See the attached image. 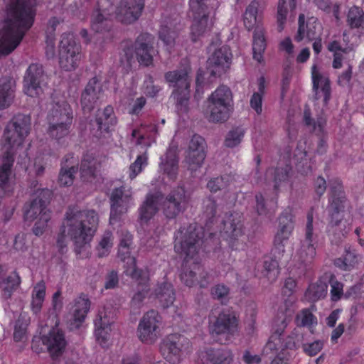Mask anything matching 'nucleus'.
<instances>
[{
	"instance_id": "26",
	"label": "nucleus",
	"mask_w": 364,
	"mask_h": 364,
	"mask_svg": "<svg viewBox=\"0 0 364 364\" xmlns=\"http://www.w3.org/2000/svg\"><path fill=\"white\" fill-rule=\"evenodd\" d=\"M130 249L131 247H129L119 246L118 257L126 263L124 272L134 279L141 278L146 282L147 280V274L136 267L135 257L130 256Z\"/></svg>"
},
{
	"instance_id": "43",
	"label": "nucleus",
	"mask_w": 364,
	"mask_h": 364,
	"mask_svg": "<svg viewBox=\"0 0 364 364\" xmlns=\"http://www.w3.org/2000/svg\"><path fill=\"white\" fill-rule=\"evenodd\" d=\"M328 286L326 282L319 279L315 283L309 285L306 291L305 296L306 299L311 301H316L326 296L327 294Z\"/></svg>"
},
{
	"instance_id": "38",
	"label": "nucleus",
	"mask_w": 364,
	"mask_h": 364,
	"mask_svg": "<svg viewBox=\"0 0 364 364\" xmlns=\"http://www.w3.org/2000/svg\"><path fill=\"white\" fill-rule=\"evenodd\" d=\"M279 220V230L274 238V243L278 245L282 244L284 240L288 239L294 228L291 216L287 213L282 214Z\"/></svg>"
},
{
	"instance_id": "47",
	"label": "nucleus",
	"mask_w": 364,
	"mask_h": 364,
	"mask_svg": "<svg viewBox=\"0 0 364 364\" xmlns=\"http://www.w3.org/2000/svg\"><path fill=\"white\" fill-rule=\"evenodd\" d=\"M114 237L111 231H105L102 235L99 241L98 245L96 247L97 255L102 258L107 257L111 251L113 246Z\"/></svg>"
},
{
	"instance_id": "29",
	"label": "nucleus",
	"mask_w": 364,
	"mask_h": 364,
	"mask_svg": "<svg viewBox=\"0 0 364 364\" xmlns=\"http://www.w3.org/2000/svg\"><path fill=\"white\" fill-rule=\"evenodd\" d=\"M100 166V162L92 154H85L80 167L81 179L83 181L92 182L97 177Z\"/></svg>"
},
{
	"instance_id": "3",
	"label": "nucleus",
	"mask_w": 364,
	"mask_h": 364,
	"mask_svg": "<svg viewBox=\"0 0 364 364\" xmlns=\"http://www.w3.org/2000/svg\"><path fill=\"white\" fill-rule=\"evenodd\" d=\"M31 129L29 115L18 114L8 122L4 132L3 154L15 156Z\"/></svg>"
},
{
	"instance_id": "32",
	"label": "nucleus",
	"mask_w": 364,
	"mask_h": 364,
	"mask_svg": "<svg viewBox=\"0 0 364 364\" xmlns=\"http://www.w3.org/2000/svg\"><path fill=\"white\" fill-rule=\"evenodd\" d=\"M200 275L203 279L198 282L200 287L204 288L207 287L208 282L206 281L205 277L208 276V273L204 272L201 267L194 264L193 267H187L186 264L183 265L182 272L181 274V281L188 287H192L196 282V272H200Z\"/></svg>"
},
{
	"instance_id": "30",
	"label": "nucleus",
	"mask_w": 364,
	"mask_h": 364,
	"mask_svg": "<svg viewBox=\"0 0 364 364\" xmlns=\"http://www.w3.org/2000/svg\"><path fill=\"white\" fill-rule=\"evenodd\" d=\"M178 337L171 336L166 338L161 345V351L166 360L175 364L180 361L181 347L178 344Z\"/></svg>"
},
{
	"instance_id": "36",
	"label": "nucleus",
	"mask_w": 364,
	"mask_h": 364,
	"mask_svg": "<svg viewBox=\"0 0 364 364\" xmlns=\"http://www.w3.org/2000/svg\"><path fill=\"white\" fill-rule=\"evenodd\" d=\"M155 294L163 308L169 307L176 299L173 285L167 282L159 284L155 290Z\"/></svg>"
},
{
	"instance_id": "57",
	"label": "nucleus",
	"mask_w": 364,
	"mask_h": 364,
	"mask_svg": "<svg viewBox=\"0 0 364 364\" xmlns=\"http://www.w3.org/2000/svg\"><path fill=\"white\" fill-rule=\"evenodd\" d=\"M324 278L327 279L331 284V299L333 301H338L343 294V284L338 282L335 275L331 272L326 273Z\"/></svg>"
},
{
	"instance_id": "58",
	"label": "nucleus",
	"mask_w": 364,
	"mask_h": 364,
	"mask_svg": "<svg viewBox=\"0 0 364 364\" xmlns=\"http://www.w3.org/2000/svg\"><path fill=\"white\" fill-rule=\"evenodd\" d=\"M281 347H282V352L279 353L277 356V358H275L272 360L271 364H278L279 360H288V358H286L285 351L287 350H294V348L296 346V338L292 335H289L287 336L283 341H281Z\"/></svg>"
},
{
	"instance_id": "14",
	"label": "nucleus",
	"mask_w": 364,
	"mask_h": 364,
	"mask_svg": "<svg viewBox=\"0 0 364 364\" xmlns=\"http://www.w3.org/2000/svg\"><path fill=\"white\" fill-rule=\"evenodd\" d=\"M52 192L48 188L38 190L31 202L24 206V217L26 220L33 221L41 218L43 213L50 214L47 209Z\"/></svg>"
},
{
	"instance_id": "16",
	"label": "nucleus",
	"mask_w": 364,
	"mask_h": 364,
	"mask_svg": "<svg viewBox=\"0 0 364 364\" xmlns=\"http://www.w3.org/2000/svg\"><path fill=\"white\" fill-rule=\"evenodd\" d=\"M44 80L43 66L38 63L31 64L26 70L23 83L25 93L32 97L42 92L41 83Z\"/></svg>"
},
{
	"instance_id": "39",
	"label": "nucleus",
	"mask_w": 364,
	"mask_h": 364,
	"mask_svg": "<svg viewBox=\"0 0 364 364\" xmlns=\"http://www.w3.org/2000/svg\"><path fill=\"white\" fill-rule=\"evenodd\" d=\"M266 48L264 29L257 26L253 36V58L257 62L261 63L263 59V53Z\"/></svg>"
},
{
	"instance_id": "24",
	"label": "nucleus",
	"mask_w": 364,
	"mask_h": 364,
	"mask_svg": "<svg viewBox=\"0 0 364 364\" xmlns=\"http://www.w3.org/2000/svg\"><path fill=\"white\" fill-rule=\"evenodd\" d=\"M330 209L331 220L328 224V231L337 235L338 239H341V236H344L349 230V228L346 229V222L343 221L341 212L343 205L342 203H338L334 200L331 204Z\"/></svg>"
},
{
	"instance_id": "46",
	"label": "nucleus",
	"mask_w": 364,
	"mask_h": 364,
	"mask_svg": "<svg viewBox=\"0 0 364 364\" xmlns=\"http://www.w3.org/2000/svg\"><path fill=\"white\" fill-rule=\"evenodd\" d=\"M95 122L98 129L108 132L110 127L117 123L114 116L113 108L110 106L106 107L103 110L102 114L97 117Z\"/></svg>"
},
{
	"instance_id": "61",
	"label": "nucleus",
	"mask_w": 364,
	"mask_h": 364,
	"mask_svg": "<svg viewBox=\"0 0 364 364\" xmlns=\"http://www.w3.org/2000/svg\"><path fill=\"white\" fill-rule=\"evenodd\" d=\"M264 271L269 279L274 280L279 273V264L276 259L268 258L264 261Z\"/></svg>"
},
{
	"instance_id": "34",
	"label": "nucleus",
	"mask_w": 364,
	"mask_h": 364,
	"mask_svg": "<svg viewBox=\"0 0 364 364\" xmlns=\"http://www.w3.org/2000/svg\"><path fill=\"white\" fill-rule=\"evenodd\" d=\"M15 82L9 77L0 80V109L9 107L14 101Z\"/></svg>"
},
{
	"instance_id": "45",
	"label": "nucleus",
	"mask_w": 364,
	"mask_h": 364,
	"mask_svg": "<svg viewBox=\"0 0 364 364\" xmlns=\"http://www.w3.org/2000/svg\"><path fill=\"white\" fill-rule=\"evenodd\" d=\"M287 326L285 324V320L282 321V327L274 330L272 335L269 337L267 343H266L264 351L267 353H277L279 349L282 350V335L283 333L284 328Z\"/></svg>"
},
{
	"instance_id": "40",
	"label": "nucleus",
	"mask_w": 364,
	"mask_h": 364,
	"mask_svg": "<svg viewBox=\"0 0 364 364\" xmlns=\"http://www.w3.org/2000/svg\"><path fill=\"white\" fill-rule=\"evenodd\" d=\"M46 284L43 280L38 282L33 287L31 308L35 314H38L41 311L46 296Z\"/></svg>"
},
{
	"instance_id": "54",
	"label": "nucleus",
	"mask_w": 364,
	"mask_h": 364,
	"mask_svg": "<svg viewBox=\"0 0 364 364\" xmlns=\"http://www.w3.org/2000/svg\"><path fill=\"white\" fill-rule=\"evenodd\" d=\"M294 64L289 58L284 63V70L282 74V99L284 98V94L289 90L291 80L294 75Z\"/></svg>"
},
{
	"instance_id": "20",
	"label": "nucleus",
	"mask_w": 364,
	"mask_h": 364,
	"mask_svg": "<svg viewBox=\"0 0 364 364\" xmlns=\"http://www.w3.org/2000/svg\"><path fill=\"white\" fill-rule=\"evenodd\" d=\"M231 53L228 47L216 50L208 59L206 68L211 76H220L229 68Z\"/></svg>"
},
{
	"instance_id": "28",
	"label": "nucleus",
	"mask_w": 364,
	"mask_h": 364,
	"mask_svg": "<svg viewBox=\"0 0 364 364\" xmlns=\"http://www.w3.org/2000/svg\"><path fill=\"white\" fill-rule=\"evenodd\" d=\"M160 168L171 180H176L178 171V156L176 148H169L161 157Z\"/></svg>"
},
{
	"instance_id": "42",
	"label": "nucleus",
	"mask_w": 364,
	"mask_h": 364,
	"mask_svg": "<svg viewBox=\"0 0 364 364\" xmlns=\"http://www.w3.org/2000/svg\"><path fill=\"white\" fill-rule=\"evenodd\" d=\"M68 162V159H65V161H63L61 164V168L58 176L60 186H70L73 183L77 167L75 165L70 166L67 164Z\"/></svg>"
},
{
	"instance_id": "53",
	"label": "nucleus",
	"mask_w": 364,
	"mask_h": 364,
	"mask_svg": "<svg viewBox=\"0 0 364 364\" xmlns=\"http://www.w3.org/2000/svg\"><path fill=\"white\" fill-rule=\"evenodd\" d=\"M48 133L50 137L58 141L67 136L70 132V126H66L63 124L48 122Z\"/></svg>"
},
{
	"instance_id": "50",
	"label": "nucleus",
	"mask_w": 364,
	"mask_h": 364,
	"mask_svg": "<svg viewBox=\"0 0 364 364\" xmlns=\"http://www.w3.org/2000/svg\"><path fill=\"white\" fill-rule=\"evenodd\" d=\"M245 133V130L242 127L232 128L228 132L225 136L224 141L225 146L229 148H233L239 145L244 137Z\"/></svg>"
},
{
	"instance_id": "37",
	"label": "nucleus",
	"mask_w": 364,
	"mask_h": 364,
	"mask_svg": "<svg viewBox=\"0 0 364 364\" xmlns=\"http://www.w3.org/2000/svg\"><path fill=\"white\" fill-rule=\"evenodd\" d=\"M90 301L86 295L82 294L75 300L73 319L78 326L85 318L90 310Z\"/></svg>"
},
{
	"instance_id": "59",
	"label": "nucleus",
	"mask_w": 364,
	"mask_h": 364,
	"mask_svg": "<svg viewBox=\"0 0 364 364\" xmlns=\"http://www.w3.org/2000/svg\"><path fill=\"white\" fill-rule=\"evenodd\" d=\"M232 181V177L228 175L216 177L208 181L207 187L210 191L217 192L227 188Z\"/></svg>"
},
{
	"instance_id": "23",
	"label": "nucleus",
	"mask_w": 364,
	"mask_h": 364,
	"mask_svg": "<svg viewBox=\"0 0 364 364\" xmlns=\"http://www.w3.org/2000/svg\"><path fill=\"white\" fill-rule=\"evenodd\" d=\"M102 87L96 77L92 78L81 95V105L85 112H90L100 99Z\"/></svg>"
},
{
	"instance_id": "21",
	"label": "nucleus",
	"mask_w": 364,
	"mask_h": 364,
	"mask_svg": "<svg viewBox=\"0 0 364 364\" xmlns=\"http://www.w3.org/2000/svg\"><path fill=\"white\" fill-rule=\"evenodd\" d=\"M42 341L53 358L60 356L67 346L64 333L57 327L53 328L47 335L43 336Z\"/></svg>"
},
{
	"instance_id": "12",
	"label": "nucleus",
	"mask_w": 364,
	"mask_h": 364,
	"mask_svg": "<svg viewBox=\"0 0 364 364\" xmlns=\"http://www.w3.org/2000/svg\"><path fill=\"white\" fill-rule=\"evenodd\" d=\"M307 222L306 225V237L307 240V252L306 258L303 259L304 250L299 254V258L297 262V274L299 277H310L312 274V261L316 254L315 248L311 244L313 236V218L314 208L307 213Z\"/></svg>"
},
{
	"instance_id": "7",
	"label": "nucleus",
	"mask_w": 364,
	"mask_h": 364,
	"mask_svg": "<svg viewBox=\"0 0 364 364\" xmlns=\"http://www.w3.org/2000/svg\"><path fill=\"white\" fill-rule=\"evenodd\" d=\"M59 64L65 71H71L78 66L81 56V46L70 33H63L58 48Z\"/></svg>"
},
{
	"instance_id": "10",
	"label": "nucleus",
	"mask_w": 364,
	"mask_h": 364,
	"mask_svg": "<svg viewBox=\"0 0 364 364\" xmlns=\"http://www.w3.org/2000/svg\"><path fill=\"white\" fill-rule=\"evenodd\" d=\"M239 329V318L235 312L223 311L210 325L213 337L223 336L225 341L235 336Z\"/></svg>"
},
{
	"instance_id": "4",
	"label": "nucleus",
	"mask_w": 364,
	"mask_h": 364,
	"mask_svg": "<svg viewBox=\"0 0 364 364\" xmlns=\"http://www.w3.org/2000/svg\"><path fill=\"white\" fill-rule=\"evenodd\" d=\"M232 109V92L227 86L222 85L208 98L205 115L210 122L222 123L229 119Z\"/></svg>"
},
{
	"instance_id": "49",
	"label": "nucleus",
	"mask_w": 364,
	"mask_h": 364,
	"mask_svg": "<svg viewBox=\"0 0 364 364\" xmlns=\"http://www.w3.org/2000/svg\"><path fill=\"white\" fill-rule=\"evenodd\" d=\"M303 122L304 124L312 131L318 130L319 132H323V129L326 124V119L323 117H318L316 121L311 117V110L308 105L305 106L304 110Z\"/></svg>"
},
{
	"instance_id": "60",
	"label": "nucleus",
	"mask_w": 364,
	"mask_h": 364,
	"mask_svg": "<svg viewBox=\"0 0 364 364\" xmlns=\"http://www.w3.org/2000/svg\"><path fill=\"white\" fill-rule=\"evenodd\" d=\"M177 36V33L168 26H162L159 30V38L169 48L174 46Z\"/></svg>"
},
{
	"instance_id": "51",
	"label": "nucleus",
	"mask_w": 364,
	"mask_h": 364,
	"mask_svg": "<svg viewBox=\"0 0 364 364\" xmlns=\"http://www.w3.org/2000/svg\"><path fill=\"white\" fill-rule=\"evenodd\" d=\"M136 280L139 282V284L141 286V289L133 296L131 301V306L134 309H139L149 289L147 284L149 277H147V280L146 282L141 278Z\"/></svg>"
},
{
	"instance_id": "52",
	"label": "nucleus",
	"mask_w": 364,
	"mask_h": 364,
	"mask_svg": "<svg viewBox=\"0 0 364 364\" xmlns=\"http://www.w3.org/2000/svg\"><path fill=\"white\" fill-rule=\"evenodd\" d=\"M357 263V257L353 252L349 250H346L343 258L335 259L334 264L344 271H350Z\"/></svg>"
},
{
	"instance_id": "48",
	"label": "nucleus",
	"mask_w": 364,
	"mask_h": 364,
	"mask_svg": "<svg viewBox=\"0 0 364 364\" xmlns=\"http://www.w3.org/2000/svg\"><path fill=\"white\" fill-rule=\"evenodd\" d=\"M347 23L351 28H364V11L358 6L351 7L347 15Z\"/></svg>"
},
{
	"instance_id": "56",
	"label": "nucleus",
	"mask_w": 364,
	"mask_h": 364,
	"mask_svg": "<svg viewBox=\"0 0 364 364\" xmlns=\"http://www.w3.org/2000/svg\"><path fill=\"white\" fill-rule=\"evenodd\" d=\"M291 170V168L289 166H286L284 168L278 167L275 169H268L267 174H271L274 176V189L277 190L281 182H284L288 180Z\"/></svg>"
},
{
	"instance_id": "6",
	"label": "nucleus",
	"mask_w": 364,
	"mask_h": 364,
	"mask_svg": "<svg viewBox=\"0 0 364 364\" xmlns=\"http://www.w3.org/2000/svg\"><path fill=\"white\" fill-rule=\"evenodd\" d=\"M203 237L202 228L196 225L181 228L175 234V252L184 256L186 261L193 259L202 247Z\"/></svg>"
},
{
	"instance_id": "2",
	"label": "nucleus",
	"mask_w": 364,
	"mask_h": 364,
	"mask_svg": "<svg viewBox=\"0 0 364 364\" xmlns=\"http://www.w3.org/2000/svg\"><path fill=\"white\" fill-rule=\"evenodd\" d=\"M98 222V215L95 210H81L76 206H69L56 239V246L59 252L63 254L67 252V232L74 243L75 252L80 255L92 240Z\"/></svg>"
},
{
	"instance_id": "31",
	"label": "nucleus",
	"mask_w": 364,
	"mask_h": 364,
	"mask_svg": "<svg viewBox=\"0 0 364 364\" xmlns=\"http://www.w3.org/2000/svg\"><path fill=\"white\" fill-rule=\"evenodd\" d=\"M296 281L292 278L286 279L282 288V296L285 306V314L290 316L295 312Z\"/></svg>"
},
{
	"instance_id": "5",
	"label": "nucleus",
	"mask_w": 364,
	"mask_h": 364,
	"mask_svg": "<svg viewBox=\"0 0 364 364\" xmlns=\"http://www.w3.org/2000/svg\"><path fill=\"white\" fill-rule=\"evenodd\" d=\"M191 70V67L186 65L164 74L165 81L169 87L173 88L171 97L176 102L178 109L183 112L188 110L190 98L191 79L189 74Z\"/></svg>"
},
{
	"instance_id": "33",
	"label": "nucleus",
	"mask_w": 364,
	"mask_h": 364,
	"mask_svg": "<svg viewBox=\"0 0 364 364\" xmlns=\"http://www.w3.org/2000/svg\"><path fill=\"white\" fill-rule=\"evenodd\" d=\"M312 81L313 90L315 92V99H318V90L321 85V90L323 94V102L325 105H327L330 100L331 93L330 80L327 77H323L318 73L316 65L312 67Z\"/></svg>"
},
{
	"instance_id": "41",
	"label": "nucleus",
	"mask_w": 364,
	"mask_h": 364,
	"mask_svg": "<svg viewBox=\"0 0 364 364\" xmlns=\"http://www.w3.org/2000/svg\"><path fill=\"white\" fill-rule=\"evenodd\" d=\"M259 3L252 1L247 7L244 14V24L248 31L252 30L261 21V18L257 15Z\"/></svg>"
},
{
	"instance_id": "8",
	"label": "nucleus",
	"mask_w": 364,
	"mask_h": 364,
	"mask_svg": "<svg viewBox=\"0 0 364 364\" xmlns=\"http://www.w3.org/2000/svg\"><path fill=\"white\" fill-rule=\"evenodd\" d=\"M189 202L185 187L178 185L172 189L161 203L163 214L168 219H174L183 213Z\"/></svg>"
},
{
	"instance_id": "13",
	"label": "nucleus",
	"mask_w": 364,
	"mask_h": 364,
	"mask_svg": "<svg viewBox=\"0 0 364 364\" xmlns=\"http://www.w3.org/2000/svg\"><path fill=\"white\" fill-rule=\"evenodd\" d=\"M206 149L207 144L203 137L198 134L191 137L184 159V163L191 172L202 166L206 157Z\"/></svg>"
},
{
	"instance_id": "27",
	"label": "nucleus",
	"mask_w": 364,
	"mask_h": 364,
	"mask_svg": "<svg viewBox=\"0 0 364 364\" xmlns=\"http://www.w3.org/2000/svg\"><path fill=\"white\" fill-rule=\"evenodd\" d=\"M73 110L66 102L55 104L48 115V122L70 127L73 123Z\"/></svg>"
},
{
	"instance_id": "17",
	"label": "nucleus",
	"mask_w": 364,
	"mask_h": 364,
	"mask_svg": "<svg viewBox=\"0 0 364 364\" xmlns=\"http://www.w3.org/2000/svg\"><path fill=\"white\" fill-rule=\"evenodd\" d=\"M144 7V0H121L116 11L117 18L124 24H131L139 19Z\"/></svg>"
},
{
	"instance_id": "63",
	"label": "nucleus",
	"mask_w": 364,
	"mask_h": 364,
	"mask_svg": "<svg viewBox=\"0 0 364 364\" xmlns=\"http://www.w3.org/2000/svg\"><path fill=\"white\" fill-rule=\"evenodd\" d=\"M27 323L21 316L16 321L14 332V339L15 341H23L26 338Z\"/></svg>"
},
{
	"instance_id": "64",
	"label": "nucleus",
	"mask_w": 364,
	"mask_h": 364,
	"mask_svg": "<svg viewBox=\"0 0 364 364\" xmlns=\"http://www.w3.org/2000/svg\"><path fill=\"white\" fill-rule=\"evenodd\" d=\"M301 347L306 355L309 356H314L323 349V342L320 340H317L312 343H303Z\"/></svg>"
},
{
	"instance_id": "18",
	"label": "nucleus",
	"mask_w": 364,
	"mask_h": 364,
	"mask_svg": "<svg viewBox=\"0 0 364 364\" xmlns=\"http://www.w3.org/2000/svg\"><path fill=\"white\" fill-rule=\"evenodd\" d=\"M154 37L148 33H141L134 42V50L138 62L149 66L153 62Z\"/></svg>"
},
{
	"instance_id": "15",
	"label": "nucleus",
	"mask_w": 364,
	"mask_h": 364,
	"mask_svg": "<svg viewBox=\"0 0 364 364\" xmlns=\"http://www.w3.org/2000/svg\"><path fill=\"white\" fill-rule=\"evenodd\" d=\"M161 317L154 310L146 312L141 319L138 328V336L140 341L144 343H153L157 338V330Z\"/></svg>"
},
{
	"instance_id": "9",
	"label": "nucleus",
	"mask_w": 364,
	"mask_h": 364,
	"mask_svg": "<svg viewBox=\"0 0 364 364\" xmlns=\"http://www.w3.org/2000/svg\"><path fill=\"white\" fill-rule=\"evenodd\" d=\"M210 0H190V11L193 18L191 26V35L193 42L202 36L209 28L208 16L209 8L208 2Z\"/></svg>"
},
{
	"instance_id": "25",
	"label": "nucleus",
	"mask_w": 364,
	"mask_h": 364,
	"mask_svg": "<svg viewBox=\"0 0 364 364\" xmlns=\"http://www.w3.org/2000/svg\"><path fill=\"white\" fill-rule=\"evenodd\" d=\"M14 162V156L5 154H2V164L0 166V198L9 196L13 192L9 177Z\"/></svg>"
},
{
	"instance_id": "22",
	"label": "nucleus",
	"mask_w": 364,
	"mask_h": 364,
	"mask_svg": "<svg viewBox=\"0 0 364 364\" xmlns=\"http://www.w3.org/2000/svg\"><path fill=\"white\" fill-rule=\"evenodd\" d=\"M200 358L206 364H232L234 355L227 347L208 348L200 352Z\"/></svg>"
},
{
	"instance_id": "62",
	"label": "nucleus",
	"mask_w": 364,
	"mask_h": 364,
	"mask_svg": "<svg viewBox=\"0 0 364 364\" xmlns=\"http://www.w3.org/2000/svg\"><path fill=\"white\" fill-rule=\"evenodd\" d=\"M147 164V156L146 154L139 155L136 161L129 166V178H134L142 171L143 166Z\"/></svg>"
},
{
	"instance_id": "11",
	"label": "nucleus",
	"mask_w": 364,
	"mask_h": 364,
	"mask_svg": "<svg viewBox=\"0 0 364 364\" xmlns=\"http://www.w3.org/2000/svg\"><path fill=\"white\" fill-rule=\"evenodd\" d=\"M109 223L114 225L122 220L127 212L132 200V192L130 188L122 186L112 190L110 198Z\"/></svg>"
},
{
	"instance_id": "35",
	"label": "nucleus",
	"mask_w": 364,
	"mask_h": 364,
	"mask_svg": "<svg viewBox=\"0 0 364 364\" xmlns=\"http://www.w3.org/2000/svg\"><path fill=\"white\" fill-rule=\"evenodd\" d=\"M158 196L148 194L139 209V219L148 222L158 211Z\"/></svg>"
},
{
	"instance_id": "1",
	"label": "nucleus",
	"mask_w": 364,
	"mask_h": 364,
	"mask_svg": "<svg viewBox=\"0 0 364 364\" xmlns=\"http://www.w3.org/2000/svg\"><path fill=\"white\" fill-rule=\"evenodd\" d=\"M6 16L0 23V57L11 53L32 26L36 0H5Z\"/></svg>"
},
{
	"instance_id": "44",
	"label": "nucleus",
	"mask_w": 364,
	"mask_h": 364,
	"mask_svg": "<svg viewBox=\"0 0 364 364\" xmlns=\"http://www.w3.org/2000/svg\"><path fill=\"white\" fill-rule=\"evenodd\" d=\"M328 49L331 52H334L333 67V68L338 69L341 68L343 60L342 55L338 51L348 54L353 50L354 47L353 44L348 45V43H346L345 47H342L338 41H333L328 44Z\"/></svg>"
},
{
	"instance_id": "19",
	"label": "nucleus",
	"mask_w": 364,
	"mask_h": 364,
	"mask_svg": "<svg viewBox=\"0 0 364 364\" xmlns=\"http://www.w3.org/2000/svg\"><path fill=\"white\" fill-rule=\"evenodd\" d=\"M105 4H109V7H112L107 0H101L97 2L91 16V28L96 33L108 31L111 28V11Z\"/></svg>"
},
{
	"instance_id": "55",
	"label": "nucleus",
	"mask_w": 364,
	"mask_h": 364,
	"mask_svg": "<svg viewBox=\"0 0 364 364\" xmlns=\"http://www.w3.org/2000/svg\"><path fill=\"white\" fill-rule=\"evenodd\" d=\"M4 284V296L6 299L11 297L12 291L16 289L21 283V279L18 274L14 272L12 274L7 277L6 279L1 280Z\"/></svg>"
}]
</instances>
